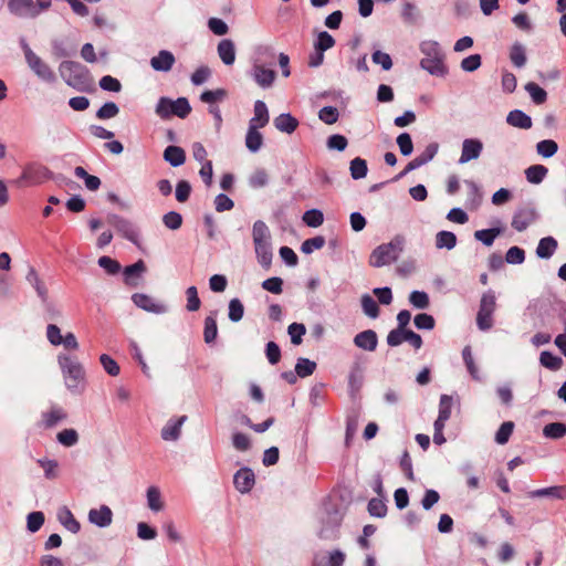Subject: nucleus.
<instances>
[{
	"instance_id": "nucleus-1",
	"label": "nucleus",
	"mask_w": 566,
	"mask_h": 566,
	"mask_svg": "<svg viewBox=\"0 0 566 566\" xmlns=\"http://www.w3.org/2000/svg\"><path fill=\"white\" fill-rule=\"evenodd\" d=\"M252 239L259 264L265 270L270 269L273 259L272 237L264 221L256 220L253 223Z\"/></svg>"
},
{
	"instance_id": "nucleus-2",
	"label": "nucleus",
	"mask_w": 566,
	"mask_h": 566,
	"mask_svg": "<svg viewBox=\"0 0 566 566\" xmlns=\"http://www.w3.org/2000/svg\"><path fill=\"white\" fill-rule=\"evenodd\" d=\"M420 52L424 55L420 61L421 69L434 76H446L448 69L444 64V54L437 41L426 40L420 43Z\"/></svg>"
},
{
	"instance_id": "nucleus-3",
	"label": "nucleus",
	"mask_w": 566,
	"mask_h": 566,
	"mask_svg": "<svg viewBox=\"0 0 566 566\" xmlns=\"http://www.w3.org/2000/svg\"><path fill=\"white\" fill-rule=\"evenodd\" d=\"M405 242V238L397 234L390 242L378 245L369 256V264L374 268H381L396 262L403 251Z\"/></svg>"
},
{
	"instance_id": "nucleus-4",
	"label": "nucleus",
	"mask_w": 566,
	"mask_h": 566,
	"mask_svg": "<svg viewBox=\"0 0 566 566\" xmlns=\"http://www.w3.org/2000/svg\"><path fill=\"white\" fill-rule=\"evenodd\" d=\"M57 361L67 389L75 394L80 392L85 375L83 366L75 358L65 354H60Z\"/></svg>"
},
{
	"instance_id": "nucleus-5",
	"label": "nucleus",
	"mask_w": 566,
	"mask_h": 566,
	"mask_svg": "<svg viewBox=\"0 0 566 566\" xmlns=\"http://www.w3.org/2000/svg\"><path fill=\"white\" fill-rule=\"evenodd\" d=\"M190 112L191 106L186 97H178L175 101L169 97H160L156 105V114L163 119H168L171 116L186 118Z\"/></svg>"
},
{
	"instance_id": "nucleus-6",
	"label": "nucleus",
	"mask_w": 566,
	"mask_h": 566,
	"mask_svg": "<svg viewBox=\"0 0 566 566\" xmlns=\"http://www.w3.org/2000/svg\"><path fill=\"white\" fill-rule=\"evenodd\" d=\"M496 310V297L492 290L482 294L479 311L476 314V325L480 331H489L493 326V314Z\"/></svg>"
},
{
	"instance_id": "nucleus-7",
	"label": "nucleus",
	"mask_w": 566,
	"mask_h": 566,
	"mask_svg": "<svg viewBox=\"0 0 566 566\" xmlns=\"http://www.w3.org/2000/svg\"><path fill=\"white\" fill-rule=\"evenodd\" d=\"M51 0H9V11L20 18H34L41 11L49 9Z\"/></svg>"
},
{
	"instance_id": "nucleus-8",
	"label": "nucleus",
	"mask_w": 566,
	"mask_h": 566,
	"mask_svg": "<svg viewBox=\"0 0 566 566\" xmlns=\"http://www.w3.org/2000/svg\"><path fill=\"white\" fill-rule=\"evenodd\" d=\"M59 71L65 83L73 88L78 90L87 80L86 67L75 61H63Z\"/></svg>"
},
{
	"instance_id": "nucleus-9",
	"label": "nucleus",
	"mask_w": 566,
	"mask_h": 566,
	"mask_svg": "<svg viewBox=\"0 0 566 566\" xmlns=\"http://www.w3.org/2000/svg\"><path fill=\"white\" fill-rule=\"evenodd\" d=\"M343 520L342 512L336 507L325 510L322 518V527L318 531V537L324 541H334L338 537V528Z\"/></svg>"
},
{
	"instance_id": "nucleus-10",
	"label": "nucleus",
	"mask_w": 566,
	"mask_h": 566,
	"mask_svg": "<svg viewBox=\"0 0 566 566\" xmlns=\"http://www.w3.org/2000/svg\"><path fill=\"white\" fill-rule=\"evenodd\" d=\"M51 175L52 172L48 167L38 163H31L23 168L21 176L17 180V185L21 187L40 185L50 179Z\"/></svg>"
},
{
	"instance_id": "nucleus-11",
	"label": "nucleus",
	"mask_w": 566,
	"mask_h": 566,
	"mask_svg": "<svg viewBox=\"0 0 566 566\" xmlns=\"http://www.w3.org/2000/svg\"><path fill=\"white\" fill-rule=\"evenodd\" d=\"M107 223L115 228L125 239L134 244H138V231L128 219L113 213L107 217Z\"/></svg>"
},
{
	"instance_id": "nucleus-12",
	"label": "nucleus",
	"mask_w": 566,
	"mask_h": 566,
	"mask_svg": "<svg viewBox=\"0 0 566 566\" xmlns=\"http://www.w3.org/2000/svg\"><path fill=\"white\" fill-rule=\"evenodd\" d=\"M538 218V213L533 205H527L518 208L512 218V227L522 232L527 229Z\"/></svg>"
},
{
	"instance_id": "nucleus-13",
	"label": "nucleus",
	"mask_w": 566,
	"mask_h": 566,
	"mask_svg": "<svg viewBox=\"0 0 566 566\" xmlns=\"http://www.w3.org/2000/svg\"><path fill=\"white\" fill-rule=\"evenodd\" d=\"M132 301L137 307L149 313L164 314L168 311V307L164 303L144 293L133 294Z\"/></svg>"
},
{
	"instance_id": "nucleus-14",
	"label": "nucleus",
	"mask_w": 566,
	"mask_h": 566,
	"mask_svg": "<svg viewBox=\"0 0 566 566\" xmlns=\"http://www.w3.org/2000/svg\"><path fill=\"white\" fill-rule=\"evenodd\" d=\"M27 63L29 67L43 81L53 82L55 80L54 73L51 67L42 61L34 52H30Z\"/></svg>"
},
{
	"instance_id": "nucleus-15",
	"label": "nucleus",
	"mask_w": 566,
	"mask_h": 566,
	"mask_svg": "<svg viewBox=\"0 0 566 566\" xmlns=\"http://www.w3.org/2000/svg\"><path fill=\"white\" fill-rule=\"evenodd\" d=\"M483 150V143L478 138H467L462 143L459 164H465L478 159Z\"/></svg>"
},
{
	"instance_id": "nucleus-16",
	"label": "nucleus",
	"mask_w": 566,
	"mask_h": 566,
	"mask_svg": "<svg viewBox=\"0 0 566 566\" xmlns=\"http://www.w3.org/2000/svg\"><path fill=\"white\" fill-rule=\"evenodd\" d=\"M255 483L254 472L248 468H241L234 473L233 484L240 493H248L252 490Z\"/></svg>"
},
{
	"instance_id": "nucleus-17",
	"label": "nucleus",
	"mask_w": 566,
	"mask_h": 566,
	"mask_svg": "<svg viewBox=\"0 0 566 566\" xmlns=\"http://www.w3.org/2000/svg\"><path fill=\"white\" fill-rule=\"evenodd\" d=\"M29 284H31L38 296L41 298L42 303L48 306V308L52 307V304L49 302V293L45 284L40 279L38 272L33 266H29L28 274L25 276Z\"/></svg>"
},
{
	"instance_id": "nucleus-18",
	"label": "nucleus",
	"mask_w": 566,
	"mask_h": 566,
	"mask_svg": "<svg viewBox=\"0 0 566 566\" xmlns=\"http://www.w3.org/2000/svg\"><path fill=\"white\" fill-rule=\"evenodd\" d=\"M88 521L98 527H107L113 522V512L107 505H101L88 512Z\"/></svg>"
},
{
	"instance_id": "nucleus-19",
	"label": "nucleus",
	"mask_w": 566,
	"mask_h": 566,
	"mask_svg": "<svg viewBox=\"0 0 566 566\" xmlns=\"http://www.w3.org/2000/svg\"><path fill=\"white\" fill-rule=\"evenodd\" d=\"M354 344L363 350L374 352L378 345V336L375 331L366 329L356 334L354 337Z\"/></svg>"
},
{
	"instance_id": "nucleus-20",
	"label": "nucleus",
	"mask_w": 566,
	"mask_h": 566,
	"mask_svg": "<svg viewBox=\"0 0 566 566\" xmlns=\"http://www.w3.org/2000/svg\"><path fill=\"white\" fill-rule=\"evenodd\" d=\"M251 74L255 83L262 88L271 87L276 76L273 70L266 69L260 64L253 66Z\"/></svg>"
},
{
	"instance_id": "nucleus-21",
	"label": "nucleus",
	"mask_w": 566,
	"mask_h": 566,
	"mask_svg": "<svg viewBox=\"0 0 566 566\" xmlns=\"http://www.w3.org/2000/svg\"><path fill=\"white\" fill-rule=\"evenodd\" d=\"M175 61V55L170 51L160 50L150 59V66L158 72H168L172 69Z\"/></svg>"
},
{
	"instance_id": "nucleus-22",
	"label": "nucleus",
	"mask_w": 566,
	"mask_h": 566,
	"mask_svg": "<svg viewBox=\"0 0 566 566\" xmlns=\"http://www.w3.org/2000/svg\"><path fill=\"white\" fill-rule=\"evenodd\" d=\"M528 497L537 499V497H552L557 500L566 499V485H554L543 489H537L530 491L527 493Z\"/></svg>"
},
{
	"instance_id": "nucleus-23",
	"label": "nucleus",
	"mask_w": 566,
	"mask_h": 566,
	"mask_svg": "<svg viewBox=\"0 0 566 566\" xmlns=\"http://www.w3.org/2000/svg\"><path fill=\"white\" fill-rule=\"evenodd\" d=\"M186 420V416H181L178 419H170L161 429V438L165 441H176L180 437L181 427Z\"/></svg>"
},
{
	"instance_id": "nucleus-24",
	"label": "nucleus",
	"mask_w": 566,
	"mask_h": 566,
	"mask_svg": "<svg viewBox=\"0 0 566 566\" xmlns=\"http://www.w3.org/2000/svg\"><path fill=\"white\" fill-rule=\"evenodd\" d=\"M273 125L282 133L292 134L298 127V120L290 113H283L274 118Z\"/></svg>"
},
{
	"instance_id": "nucleus-25",
	"label": "nucleus",
	"mask_w": 566,
	"mask_h": 566,
	"mask_svg": "<svg viewBox=\"0 0 566 566\" xmlns=\"http://www.w3.org/2000/svg\"><path fill=\"white\" fill-rule=\"evenodd\" d=\"M67 413L61 407H52L49 411L42 413V426L45 429L55 427L59 422L64 421Z\"/></svg>"
},
{
	"instance_id": "nucleus-26",
	"label": "nucleus",
	"mask_w": 566,
	"mask_h": 566,
	"mask_svg": "<svg viewBox=\"0 0 566 566\" xmlns=\"http://www.w3.org/2000/svg\"><path fill=\"white\" fill-rule=\"evenodd\" d=\"M506 123L521 129H530L533 125L531 116L521 109H513L506 116Z\"/></svg>"
},
{
	"instance_id": "nucleus-27",
	"label": "nucleus",
	"mask_w": 566,
	"mask_h": 566,
	"mask_svg": "<svg viewBox=\"0 0 566 566\" xmlns=\"http://www.w3.org/2000/svg\"><path fill=\"white\" fill-rule=\"evenodd\" d=\"M218 55L226 65H232L235 61L234 43L230 39H223L219 42Z\"/></svg>"
},
{
	"instance_id": "nucleus-28",
	"label": "nucleus",
	"mask_w": 566,
	"mask_h": 566,
	"mask_svg": "<svg viewBox=\"0 0 566 566\" xmlns=\"http://www.w3.org/2000/svg\"><path fill=\"white\" fill-rule=\"evenodd\" d=\"M146 272V264L143 260H138L132 265H128L124 269V281L127 285L136 287L138 283L135 281V277L142 276L143 273Z\"/></svg>"
},
{
	"instance_id": "nucleus-29",
	"label": "nucleus",
	"mask_w": 566,
	"mask_h": 566,
	"mask_svg": "<svg viewBox=\"0 0 566 566\" xmlns=\"http://www.w3.org/2000/svg\"><path fill=\"white\" fill-rule=\"evenodd\" d=\"M254 115L250 119L249 125H254L256 128L264 127L270 119L266 104L263 101H256L254 103Z\"/></svg>"
},
{
	"instance_id": "nucleus-30",
	"label": "nucleus",
	"mask_w": 566,
	"mask_h": 566,
	"mask_svg": "<svg viewBox=\"0 0 566 566\" xmlns=\"http://www.w3.org/2000/svg\"><path fill=\"white\" fill-rule=\"evenodd\" d=\"M59 522L71 533L76 534L81 530L80 523L75 520L71 510L66 506H63L57 512Z\"/></svg>"
},
{
	"instance_id": "nucleus-31",
	"label": "nucleus",
	"mask_w": 566,
	"mask_h": 566,
	"mask_svg": "<svg viewBox=\"0 0 566 566\" xmlns=\"http://www.w3.org/2000/svg\"><path fill=\"white\" fill-rule=\"evenodd\" d=\"M558 243L553 237L542 238L536 248V255L539 259H549L557 250Z\"/></svg>"
},
{
	"instance_id": "nucleus-32",
	"label": "nucleus",
	"mask_w": 566,
	"mask_h": 566,
	"mask_svg": "<svg viewBox=\"0 0 566 566\" xmlns=\"http://www.w3.org/2000/svg\"><path fill=\"white\" fill-rule=\"evenodd\" d=\"M263 145V135L254 125H249L245 135V146L251 153H258Z\"/></svg>"
},
{
	"instance_id": "nucleus-33",
	"label": "nucleus",
	"mask_w": 566,
	"mask_h": 566,
	"mask_svg": "<svg viewBox=\"0 0 566 566\" xmlns=\"http://www.w3.org/2000/svg\"><path fill=\"white\" fill-rule=\"evenodd\" d=\"M164 159L172 167H179L186 161V153L179 146H168L164 151Z\"/></svg>"
},
{
	"instance_id": "nucleus-34",
	"label": "nucleus",
	"mask_w": 566,
	"mask_h": 566,
	"mask_svg": "<svg viewBox=\"0 0 566 566\" xmlns=\"http://www.w3.org/2000/svg\"><path fill=\"white\" fill-rule=\"evenodd\" d=\"M510 60L515 67L522 69L527 62L526 49L520 43L515 42L510 49Z\"/></svg>"
},
{
	"instance_id": "nucleus-35",
	"label": "nucleus",
	"mask_w": 566,
	"mask_h": 566,
	"mask_svg": "<svg viewBox=\"0 0 566 566\" xmlns=\"http://www.w3.org/2000/svg\"><path fill=\"white\" fill-rule=\"evenodd\" d=\"M548 174V168L544 165H532L525 169V177L530 184L538 185Z\"/></svg>"
},
{
	"instance_id": "nucleus-36",
	"label": "nucleus",
	"mask_w": 566,
	"mask_h": 566,
	"mask_svg": "<svg viewBox=\"0 0 566 566\" xmlns=\"http://www.w3.org/2000/svg\"><path fill=\"white\" fill-rule=\"evenodd\" d=\"M453 399L449 395H441L439 401V415L434 422L443 423L450 419Z\"/></svg>"
},
{
	"instance_id": "nucleus-37",
	"label": "nucleus",
	"mask_w": 566,
	"mask_h": 566,
	"mask_svg": "<svg viewBox=\"0 0 566 566\" xmlns=\"http://www.w3.org/2000/svg\"><path fill=\"white\" fill-rule=\"evenodd\" d=\"M525 91L531 96V99L536 105H542L547 101V92L534 82H528L524 86Z\"/></svg>"
},
{
	"instance_id": "nucleus-38",
	"label": "nucleus",
	"mask_w": 566,
	"mask_h": 566,
	"mask_svg": "<svg viewBox=\"0 0 566 566\" xmlns=\"http://www.w3.org/2000/svg\"><path fill=\"white\" fill-rule=\"evenodd\" d=\"M539 363L543 367L553 371L559 370L563 366V359L548 350L541 353Z\"/></svg>"
},
{
	"instance_id": "nucleus-39",
	"label": "nucleus",
	"mask_w": 566,
	"mask_h": 566,
	"mask_svg": "<svg viewBox=\"0 0 566 566\" xmlns=\"http://www.w3.org/2000/svg\"><path fill=\"white\" fill-rule=\"evenodd\" d=\"M457 244V235L451 231L442 230L436 235V247L438 249L451 250Z\"/></svg>"
},
{
	"instance_id": "nucleus-40",
	"label": "nucleus",
	"mask_w": 566,
	"mask_h": 566,
	"mask_svg": "<svg viewBox=\"0 0 566 566\" xmlns=\"http://www.w3.org/2000/svg\"><path fill=\"white\" fill-rule=\"evenodd\" d=\"M218 336V326L216 317L209 315L205 318L203 339L207 344H211Z\"/></svg>"
},
{
	"instance_id": "nucleus-41",
	"label": "nucleus",
	"mask_w": 566,
	"mask_h": 566,
	"mask_svg": "<svg viewBox=\"0 0 566 566\" xmlns=\"http://www.w3.org/2000/svg\"><path fill=\"white\" fill-rule=\"evenodd\" d=\"M349 170L353 179H361L366 177L368 171L367 161L360 157H356L350 161Z\"/></svg>"
},
{
	"instance_id": "nucleus-42",
	"label": "nucleus",
	"mask_w": 566,
	"mask_h": 566,
	"mask_svg": "<svg viewBox=\"0 0 566 566\" xmlns=\"http://www.w3.org/2000/svg\"><path fill=\"white\" fill-rule=\"evenodd\" d=\"M558 150V145L553 139H544L536 144V151L544 158L553 157Z\"/></svg>"
},
{
	"instance_id": "nucleus-43",
	"label": "nucleus",
	"mask_w": 566,
	"mask_h": 566,
	"mask_svg": "<svg viewBox=\"0 0 566 566\" xmlns=\"http://www.w3.org/2000/svg\"><path fill=\"white\" fill-rule=\"evenodd\" d=\"M316 369V363L308 358H298L295 365V373L298 377L305 378L311 376Z\"/></svg>"
},
{
	"instance_id": "nucleus-44",
	"label": "nucleus",
	"mask_w": 566,
	"mask_h": 566,
	"mask_svg": "<svg viewBox=\"0 0 566 566\" xmlns=\"http://www.w3.org/2000/svg\"><path fill=\"white\" fill-rule=\"evenodd\" d=\"M360 303L365 315L370 318H377L379 316V306L369 294H364L360 298Z\"/></svg>"
},
{
	"instance_id": "nucleus-45",
	"label": "nucleus",
	"mask_w": 566,
	"mask_h": 566,
	"mask_svg": "<svg viewBox=\"0 0 566 566\" xmlns=\"http://www.w3.org/2000/svg\"><path fill=\"white\" fill-rule=\"evenodd\" d=\"M147 504L148 507L154 512L163 510L164 504L161 501V494L157 486H149L147 489Z\"/></svg>"
},
{
	"instance_id": "nucleus-46",
	"label": "nucleus",
	"mask_w": 566,
	"mask_h": 566,
	"mask_svg": "<svg viewBox=\"0 0 566 566\" xmlns=\"http://www.w3.org/2000/svg\"><path fill=\"white\" fill-rule=\"evenodd\" d=\"M543 434L548 439H560L566 434V424L563 422H551L544 427Z\"/></svg>"
},
{
	"instance_id": "nucleus-47",
	"label": "nucleus",
	"mask_w": 566,
	"mask_h": 566,
	"mask_svg": "<svg viewBox=\"0 0 566 566\" xmlns=\"http://www.w3.org/2000/svg\"><path fill=\"white\" fill-rule=\"evenodd\" d=\"M514 427L515 424L513 421H504L495 433V442L501 446L507 443L513 433Z\"/></svg>"
},
{
	"instance_id": "nucleus-48",
	"label": "nucleus",
	"mask_w": 566,
	"mask_h": 566,
	"mask_svg": "<svg viewBox=\"0 0 566 566\" xmlns=\"http://www.w3.org/2000/svg\"><path fill=\"white\" fill-rule=\"evenodd\" d=\"M462 358L465 364V367L471 375V377L475 380H481V377L479 375V369L474 363L472 350L470 346H465L462 350Z\"/></svg>"
},
{
	"instance_id": "nucleus-49",
	"label": "nucleus",
	"mask_w": 566,
	"mask_h": 566,
	"mask_svg": "<svg viewBox=\"0 0 566 566\" xmlns=\"http://www.w3.org/2000/svg\"><path fill=\"white\" fill-rule=\"evenodd\" d=\"M56 440L64 447H73L78 442V433L75 429H63L56 434Z\"/></svg>"
},
{
	"instance_id": "nucleus-50",
	"label": "nucleus",
	"mask_w": 566,
	"mask_h": 566,
	"mask_svg": "<svg viewBox=\"0 0 566 566\" xmlns=\"http://www.w3.org/2000/svg\"><path fill=\"white\" fill-rule=\"evenodd\" d=\"M501 233L499 228L483 229L474 232V238L481 241L484 245L490 247L493 244L495 238Z\"/></svg>"
},
{
	"instance_id": "nucleus-51",
	"label": "nucleus",
	"mask_w": 566,
	"mask_h": 566,
	"mask_svg": "<svg viewBox=\"0 0 566 566\" xmlns=\"http://www.w3.org/2000/svg\"><path fill=\"white\" fill-rule=\"evenodd\" d=\"M45 517L43 512L34 511L27 516V528L31 533L38 532L44 524Z\"/></svg>"
},
{
	"instance_id": "nucleus-52",
	"label": "nucleus",
	"mask_w": 566,
	"mask_h": 566,
	"mask_svg": "<svg viewBox=\"0 0 566 566\" xmlns=\"http://www.w3.org/2000/svg\"><path fill=\"white\" fill-rule=\"evenodd\" d=\"M409 302L419 310H424L430 305L429 295L423 291H412L409 295Z\"/></svg>"
},
{
	"instance_id": "nucleus-53",
	"label": "nucleus",
	"mask_w": 566,
	"mask_h": 566,
	"mask_svg": "<svg viewBox=\"0 0 566 566\" xmlns=\"http://www.w3.org/2000/svg\"><path fill=\"white\" fill-rule=\"evenodd\" d=\"M243 314H244V306H243L242 302L239 298L230 300L229 313H228L229 319L231 322L237 323L242 319Z\"/></svg>"
},
{
	"instance_id": "nucleus-54",
	"label": "nucleus",
	"mask_w": 566,
	"mask_h": 566,
	"mask_svg": "<svg viewBox=\"0 0 566 566\" xmlns=\"http://www.w3.org/2000/svg\"><path fill=\"white\" fill-rule=\"evenodd\" d=\"M325 238L316 235L305 240L301 245V251L305 254H310L315 250H319L325 245Z\"/></svg>"
},
{
	"instance_id": "nucleus-55",
	"label": "nucleus",
	"mask_w": 566,
	"mask_h": 566,
	"mask_svg": "<svg viewBox=\"0 0 566 566\" xmlns=\"http://www.w3.org/2000/svg\"><path fill=\"white\" fill-rule=\"evenodd\" d=\"M287 333L291 337L292 344L300 345L303 340V336L306 333V327L302 323H292L287 327Z\"/></svg>"
},
{
	"instance_id": "nucleus-56",
	"label": "nucleus",
	"mask_w": 566,
	"mask_h": 566,
	"mask_svg": "<svg viewBox=\"0 0 566 566\" xmlns=\"http://www.w3.org/2000/svg\"><path fill=\"white\" fill-rule=\"evenodd\" d=\"M335 45L334 38L326 31L318 33L317 39L314 43V49L318 51H327Z\"/></svg>"
},
{
	"instance_id": "nucleus-57",
	"label": "nucleus",
	"mask_w": 566,
	"mask_h": 566,
	"mask_svg": "<svg viewBox=\"0 0 566 566\" xmlns=\"http://www.w3.org/2000/svg\"><path fill=\"white\" fill-rule=\"evenodd\" d=\"M269 182V175L265 169L259 168L253 171L249 178V185L252 188L265 187Z\"/></svg>"
},
{
	"instance_id": "nucleus-58",
	"label": "nucleus",
	"mask_w": 566,
	"mask_h": 566,
	"mask_svg": "<svg viewBox=\"0 0 566 566\" xmlns=\"http://www.w3.org/2000/svg\"><path fill=\"white\" fill-rule=\"evenodd\" d=\"M163 223L169 230H178L182 226V216L176 211H169L163 216Z\"/></svg>"
},
{
	"instance_id": "nucleus-59",
	"label": "nucleus",
	"mask_w": 566,
	"mask_h": 566,
	"mask_svg": "<svg viewBox=\"0 0 566 566\" xmlns=\"http://www.w3.org/2000/svg\"><path fill=\"white\" fill-rule=\"evenodd\" d=\"M338 117V109L334 106H324L318 112V118L327 125L336 123Z\"/></svg>"
},
{
	"instance_id": "nucleus-60",
	"label": "nucleus",
	"mask_w": 566,
	"mask_h": 566,
	"mask_svg": "<svg viewBox=\"0 0 566 566\" xmlns=\"http://www.w3.org/2000/svg\"><path fill=\"white\" fill-rule=\"evenodd\" d=\"M119 113V107L114 102H106L102 107L96 112V117L98 119H109L117 116Z\"/></svg>"
},
{
	"instance_id": "nucleus-61",
	"label": "nucleus",
	"mask_w": 566,
	"mask_h": 566,
	"mask_svg": "<svg viewBox=\"0 0 566 566\" xmlns=\"http://www.w3.org/2000/svg\"><path fill=\"white\" fill-rule=\"evenodd\" d=\"M187 305L186 308L189 312H196L200 308L201 301L198 296V290L196 286H189L186 290Z\"/></svg>"
},
{
	"instance_id": "nucleus-62",
	"label": "nucleus",
	"mask_w": 566,
	"mask_h": 566,
	"mask_svg": "<svg viewBox=\"0 0 566 566\" xmlns=\"http://www.w3.org/2000/svg\"><path fill=\"white\" fill-rule=\"evenodd\" d=\"M413 323L418 329L427 331L433 329L436 325L433 316L427 313L417 314L413 318Z\"/></svg>"
},
{
	"instance_id": "nucleus-63",
	"label": "nucleus",
	"mask_w": 566,
	"mask_h": 566,
	"mask_svg": "<svg viewBox=\"0 0 566 566\" xmlns=\"http://www.w3.org/2000/svg\"><path fill=\"white\" fill-rule=\"evenodd\" d=\"M368 512L371 516L384 517L387 514V505L382 499H371L368 502Z\"/></svg>"
},
{
	"instance_id": "nucleus-64",
	"label": "nucleus",
	"mask_w": 566,
	"mask_h": 566,
	"mask_svg": "<svg viewBox=\"0 0 566 566\" xmlns=\"http://www.w3.org/2000/svg\"><path fill=\"white\" fill-rule=\"evenodd\" d=\"M303 221L312 228L319 227L324 221L323 212L317 209L308 210L303 216Z\"/></svg>"
}]
</instances>
